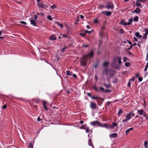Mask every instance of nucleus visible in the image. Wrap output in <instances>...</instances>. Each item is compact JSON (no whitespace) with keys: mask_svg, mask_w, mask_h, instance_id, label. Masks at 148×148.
I'll use <instances>...</instances> for the list:
<instances>
[{"mask_svg":"<svg viewBox=\"0 0 148 148\" xmlns=\"http://www.w3.org/2000/svg\"><path fill=\"white\" fill-rule=\"evenodd\" d=\"M93 51H91L87 55L82 57L80 60L81 65L82 66H85L87 64V62L88 59L90 58L93 56Z\"/></svg>","mask_w":148,"mask_h":148,"instance_id":"f257e3e1","label":"nucleus"},{"mask_svg":"<svg viewBox=\"0 0 148 148\" xmlns=\"http://www.w3.org/2000/svg\"><path fill=\"white\" fill-rule=\"evenodd\" d=\"M134 116V114L133 112H130L126 116V119L123 120V122L125 123L128 121L131 118L132 116Z\"/></svg>","mask_w":148,"mask_h":148,"instance_id":"f03ea898","label":"nucleus"},{"mask_svg":"<svg viewBox=\"0 0 148 148\" xmlns=\"http://www.w3.org/2000/svg\"><path fill=\"white\" fill-rule=\"evenodd\" d=\"M106 8L108 10H113L114 8V6L112 3L110 2L108 3L106 6Z\"/></svg>","mask_w":148,"mask_h":148,"instance_id":"7ed1b4c3","label":"nucleus"},{"mask_svg":"<svg viewBox=\"0 0 148 148\" xmlns=\"http://www.w3.org/2000/svg\"><path fill=\"white\" fill-rule=\"evenodd\" d=\"M137 112L138 114L140 115H143V116L145 117L147 116V114L146 112L143 110H138Z\"/></svg>","mask_w":148,"mask_h":148,"instance_id":"20e7f679","label":"nucleus"},{"mask_svg":"<svg viewBox=\"0 0 148 148\" xmlns=\"http://www.w3.org/2000/svg\"><path fill=\"white\" fill-rule=\"evenodd\" d=\"M97 106L96 104L92 102H91L90 103V107L92 109H94L96 108Z\"/></svg>","mask_w":148,"mask_h":148,"instance_id":"39448f33","label":"nucleus"},{"mask_svg":"<svg viewBox=\"0 0 148 148\" xmlns=\"http://www.w3.org/2000/svg\"><path fill=\"white\" fill-rule=\"evenodd\" d=\"M99 124V122L98 121H95L91 122L90 123V124L92 125H93L94 126H98V124Z\"/></svg>","mask_w":148,"mask_h":148,"instance_id":"423d86ee","label":"nucleus"},{"mask_svg":"<svg viewBox=\"0 0 148 148\" xmlns=\"http://www.w3.org/2000/svg\"><path fill=\"white\" fill-rule=\"evenodd\" d=\"M104 127L106 128H112V125L109 124H103Z\"/></svg>","mask_w":148,"mask_h":148,"instance_id":"0eeeda50","label":"nucleus"},{"mask_svg":"<svg viewBox=\"0 0 148 148\" xmlns=\"http://www.w3.org/2000/svg\"><path fill=\"white\" fill-rule=\"evenodd\" d=\"M105 28V27L104 25H103L101 27V30L99 33V35L100 36H102L103 35V30H104Z\"/></svg>","mask_w":148,"mask_h":148,"instance_id":"6e6552de","label":"nucleus"},{"mask_svg":"<svg viewBox=\"0 0 148 148\" xmlns=\"http://www.w3.org/2000/svg\"><path fill=\"white\" fill-rule=\"evenodd\" d=\"M37 2V5L39 6V7H40L41 8H44V4L42 2H40V1H38Z\"/></svg>","mask_w":148,"mask_h":148,"instance_id":"1a4fd4ad","label":"nucleus"},{"mask_svg":"<svg viewBox=\"0 0 148 148\" xmlns=\"http://www.w3.org/2000/svg\"><path fill=\"white\" fill-rule=\"evenodd\" d=\"M121 58L119 57H117L116 58V60L117 61L120 65H121Z\"/></svg>","mask_w":148,"mask_h":148,"instance_id":"9d476101","label":"nucleus"},{"mask_svg":"<svg viewBox=\"0 0 148 148\" xmlns=\"http://www.w3.org/2000/svg\"><path fill=\"white\" fill-rule=\"evenodd\" d=\"M140 11L141 10L140 9L138 8H137L134 11H132V12L133 13H135L136 14H138L140 12Z\"/></svg>","mask_w":148,"mask_h":148,"instance_id":"9b49d317","label":"nucleus"},{"mask_svg":"<svg viewBox=\"0 0 148 148\" xmlns=\"http://www.w3.org/2000/svg\"><path fill=\"white\" fill-rule=\"evenodd\" d=\"M117 135V133H116L110 134L109 135V137L110 138H114L116 137Z\"/></svg>","mask_w":148,"mask_h":148,"instance_id":"f8f14e48","label":"nucleus"},{"mask_svg":"<svg viewBox=\"0 0 148 148\" xmlns=\"http://www.w3.org/2000/svg\"><path fill=\"white\" fill-rule=\"evenodd\" d=\"M49 39L52 40H55L56 37L55 35H53L50 37Z\"/></svg>","mask_w":148,"mask_h":148,"instance_id":"ddd939ff","label":"nucleus"},{"mask_svg":"<svg viewBox=\"0 0 148 148\" xmlns=\"http://www.w3.org/2000/svg\"><path fill=\"white\" fill-rule=\"evenodd\" d=\"M43 105L45 110H48V108L47 106V102L45 101H43Z\"/></svg>","mask_w":148,"mask_h":148,"instance_id":"4468645a","label":"nucleus"},{"mask_svg":"<svg viewBox=\"0 0 148 148\" xmlns=\"http://www.w3.org/2000/svg\"><path fill=\"white\" fill-rule=\"evenodd\" d=\"M135 35L138 38H140L142 37V36L140 35L139 33L138 32H137L135 33Z\"/></svg>","mask_w":148,"mask_h":148,"instance_id":"2eb2a0df","label":"nucleus"},{"mask_svg":"<svg viewBox=\"0 0 148 148\" xmlns=\"http://www.w3.org/2000/svg\"><path fill=\"white\" fill-rule=\"evenodd\" d=\"M30 23L31 24H32L34 26H36V23L35 22V21L33 20H30Z\"/></svg>","mask_w":148,"mask_h":148,"instance_id":"dca6fc26","label":"nucleus"},{"mask_svg":"<svg viewBox=\"0 0 148 148\" xmlns=\"http://www.w3.org/2000/svg\"><path fill=\"white\" fill-rule=\"evenodd\" d=\"M133 129V128L132 127L127 130L125 131L126 135H127L130 131L132 130Z\"/></svg>","mask_w":148,"mask_h":148,"instance_id":"f3484780","label":"nucleus"},{"mask_svg":"<svg viewBox=\"0 0 148 148\" xmlns=\"http://www.w3.org/2000/svg\"><path fill=\"white\" fill-rule=\"evenodd\" d=\"M56 23L61 28H62L63 27L61 23H59L58 22H56Z\"/></svg>","mask_w":148,"mask_h":148,"instance_id":"a211bd4d","label":"nucleus"},{"mask_svg":"<svg viewBox=\"0 0 148 148\" xmlns=\"http://www.w3.org/2000/svg\"><path fill=\"white\" fill-rule=\"evenodd\" d=\"M112 14V12L110 11H106V15L108 16H110Z\"/></svg>","mask_w":148,"mask_h":148,"instance_id":"6ab92c4d","label":"nucleus"},{"mask_svg":"<svg viewBox=\"0 0 148 148\" xmlns=\"http://www.w3.org/2000/svg\"><path fill=\"white\" fill-rule=\"evenodd\" d=\"M103 85L105 86L106 87L108 88L110 87L111 86V85L109 84H106L105 83H104Z\"/></svg>","mask_w":148,"mask_h":148,"instance_id":"aec40b11","label":"nucleus"},{"mask_svg":"<svg viewBox=\"0 0 148 148\" xmlns=\"http://www.w3.org/2000/svg\"><path fill=\"white\" fill-rule=\"evenodd\" d=\"M66 74L68 75H71L72 74V72L70 71L69 70H67L66 71Z\"/></svg>","mask_w":148,"mask_h":148,"instance_id":"412c9836","label":"nucleus"},{"mask_svg":"<svg viewBox=\"0 0 148 148\" xmlns=\"http://www.w3.org/2000/svg\"><path fill=\"white\" fill-rule=\"evenodd\" d=\"M144 31L145 32V35H147L148 34V29L147 28H145L144 29Z\"/></svg>","mask_w":148,"mask_h":148,"instance_id":"4be33fe9","label":"nucleus"},{"mask_svg":"<svg viewBox=\"0 0 148 148\" xmlns=\"http://www.w3.org/2000/svg\"><path fill=\"white\" fill-rule=\"evenodd\" d=\"M112 128H113L114 127H115L117 126V124L115 123H112Z\"/></svg>","mask_w":148,"mask_h":148,"instance_id":"5701e85b","label":"nucleus"},{"mask_svg":"<svg viewBox=\"0 0 148 148\" xmlns=\"http://www.w3.org/2000/svg\"><path fill=\"white\" fill-rule=\"evenodd\" d=\"M138 20V16H135L134 18V20L135 21H137Z\"/></svg>","mask_w":148,"mask_h":148,"instance_id":"b1692460","label":"nucleus"},{"mask_svg":"<svg viewBox=\"0 0 148 148\" xmlns=\"http://www.w3.org/2000/svg\"><path fill=\"white\" fill-rule=\"evenodd\" d=\"M122 112H123V111H122V110H121V109H119V110L118 114V116H120V114H121V113H122Z\"/></svg>","mask_w":148,"mask_h":148,"instance_id":"393cba45","label":"nucleus"},{"mask_svg":"<svg viewBox=\"0 0 148 148\" xmlns=\"http://www.w3.org/2000/svg\"><path fill=\"white\" fill-rule=\"evenodd\" d=\"M47 18L50 21H52L53 20L52 18L50 15H48L47 16Z\"/></svg>","mask_w":148,"mask_h":148,"instance_id":"a878e982","label":"nucleus"},{"mask_svg":"<svg viewBox=\"0 0 148 148\" xmlns=\"http://www.w3.org/2000/svg\"><path fill=\"white\" fill-rule=\"evenodd\" d=\"M125 65L126 67H128L130 65V63L128 62H126L125 63Z\"/></svg>","mask_w":148,"mask_h":148,"instance_id":"bb28decb","label":"nucleus"},{"mask_svg":"<svg viewBox=\"0 0 148 148\" xmlns=\"http://www.w3.org/2000/svg\"><path fill=\"white\" fill-rule=\"evenodd\" d=\"M148 67V62L146 64V66L145 67V69H144V71H146L147 70V68Z\"/></svg>","mask_w":148,"mask_h":148,"instance_id":"cd10ccee","label":"nucleus"},{"mask_svg":"<svg viewBox=\"0 0 148 148\" xmlns=\"http://www.w3.org/2000/svg\"><path fill=\"white\" fill-rule=\"evenodd\" d=\"M68 48V47L66 46L64 47L62 49V52L63 53L64 50L66 49H67Z\"/></svg>","mask_w":148,"mask_h":148,"instance_id":"c85d7f7f","label":"nucleus"},{"mask_svg":"<svg viewBox=\"0 0 148 148\" xmlns=\"http://www.w3.org/2000/svg\"><path fill=\"white\" fill-rule=\"evenodd\" d=\"M136 5L137 7H139L140 6L141 4L138 2V1H137L136 2Z\"/></svg>","mask_w":148,"mask_h":148,"instance_id":"c756f323","label":"nucleus"},{"mask_svg":"<svg viewBox=\"0 0 148 148\" xmlns=\"http://www.w3.org/2000/svg\"><path fill=\"white\" fill-rule=\"evenodd\" d=\"M128 60V58L126 57H124L123 58V62H125L127 60Z\"/></svg>","mask_w":148,"mask_h":148,"instance_id":"7c9ffc66","label":"nucleus"},{"mask_svg":"<svg viewBox=\"0 0 148 148\" xmlns=\"http://www.w3.org/2000/svg\"><path fill=\"white\" fill-rule=\"evenodd\" d=\"M108 62H105L103 63V65L104 66L106 67L108 65Z\"/></svg>","mask_w":148,"mask_h":148,"instance_id":"2f4dec72","label":"nucleus"},{"mask_svg":"<svg viewBox=\"0 0 148 148\" xmlns=\"http://www.w3.org/2000/svg\"><path fill=\"white\" fill-rule=\"evenodd\" d=\"M57 6L55 5H53L51 6V9H53L56 8Z\"/></svg>","mask_w":148,"mask_h":148,"instance_id":"473e14b6","label":"nucleus"},{"mask_svg":"<svg viewBox=\"0 0 148 148\" xmlns=\"http://www.w3.org/2000/svg\"><path fill=\"white\" fill-rule=\"evenodd\" d=\"M133 22V19L132 18H130L129 20L128 23H130V25L131 24V23Z\"/></svg>","mask_w":148,"mask_h":148,"instance_id":"72a5a7b5","label":"nucleus"},{"mask_svg":"<svg viewBox=\"0 0 148 148\" xmlns=\"http://www.w3.org/2000/svg\"><path fill=\"white\" fill-rule=\"evenodd\" d=\"M118 82V79L116 78H115L114 81H113V83H116Z\"/></svg>","mask_w":148,"mask_h":148,"instance_id":"f704fd0d","label":"nucleus"},{"mask_svg":"<svg viewBox=\"0 0 148 148\" xmlns=\"http://www.w3.org/2000/svg\"><path fill=\"white\" fill-rule=\"evenodd\" d=\"M98 5L99 7V9H101L102 8H104V7L101 4H99Z\"/></svg>","mask_w":148,"mask_h":148,"instance_id":"c9c22d12","label":"nucleus"},{"mask_svg":"<svg viewBox=\"0 0 148 148\" xmlns=\"http://www.w3.org/2000/svg\"><path fill=\"white\" fill-rule=\"evenodd\" d=\"M91 140L90 139H89L88 140V145L90 146H91Z\"/></svg>","mask_w":148,"mask_h":148,"instance_id":"e433bc0d","label":"nucleus"},{"mask_svg":"<svg viewBox=\"0 0 148 148\" xmlns=\"http://www.w3.org/2000/svg\"><path fill=\"white\" fill-rule=\"evenodd\" d=\"M148 144V142L147 141H145L144 143V146L145 147H146L147 146Z\"/></svg>","mask_w":148,"mask_h":148,"instance_id":"4c0bfd02","label":"nucleus"},{"mask_svg":"<svg viewBox=\"0 0 148 148\" xmlns=\"http://www.w3.org/2000/svg\"><path fill=\"white\" fill-rule=\"evenodd\" d=\"M124 32L123 31L122 29H121L119 31V33L120 34H122Z\"/></svg>","mask_w":148,"mask_h":148,"instance_id":"58836bf2","label":"nucleus"},{"mask_svg":"<svg viewBox=\"0 0 148 148\" xmlns=\"http://www.w3.org/2000/svg\"><path fill=\"white\" fill-rule=\"evenodd\" d=\"M130 23H128V22H126L125 23H123V25H130Z\"/></svg>","mask_w":148,"mask_h":148,"instance_id":"ea45409f","label":"nucleus"},{"mask_svg":"<svg viewBox=\"0 0 148 148\" xmlns=\"http://www.w3.org/2000/svg\"><path fill=\"white\" fill-rule=\"evenodd\" d=\"M147 35H145L144 34V35L143 36V38L144 39H146L147 37Z\"/></svg>","mask_w":148,"mask_h":148,"instance_id":"a19ab883","label":"nucleus"},{"mask_svg":"<svg viewBox=\"0 0 148 148\" xmlns=\"http://www.w3.org/2000/svg\"><path fill=\"white\" fill-rule=\"evenodd\" d=\"M135 77H132V78L130 79L129 80V81H134V80H135Z\"/></svg>","mask_w":148,"mask_h":148,"instance_id":"79ce46f5","label":"nucleus"},{"mask_svg":"<svg viewBox=\"0 0 148 148\" xmlns=\"http://www.w3.org/2000/svg\"><path fill=\"white\" fill-rule=\"evenodd\" d=\"M94 79L96 81L97 80H98L97 76L96 75H95Z\"/></svg>","mask_w":148,"mask_h":148,"instance_id":"37998d69","label":"nucleus"},{"mask_svg":"<svg viewBox=\"0 0 148 148\" xmlns=\"http://www.w3.org/2000/svg\"><path fill=\"white\" fill-rule=\"evenodd\" d=\"M29 147L30 148H33V145L32 143H29Z\"/></svg>","mask_w":148,"mask_h":148,"instance_id":"c03bdc74","label":"nucleus"},{"mask_svg":"<svg viewBox=\"0 0 148 148\" xmlns=\"http://www.w3.org/2000/svg\"><path fill=\"white\" fill-rule=\"evenodd\" d=\"M80 36H82L83 37H85L86 36V34L85 33H82L80 34Z\"/></svg>","mask_w":148,"mask_h":148,"instance_id":"a18cd8bd","label":"nucleus"},{"mask_svg":"<svg viewBox=\"0 0 148 148\" xmlns=\"http://www.w3.org/2000/svg\"><path fill=\"white\" fill-rule=\"evenodd\" d=\"M20 23L23 24L24 25H26L27 23L24 21H22L20 22Z\"/></svg>","mask_w":148,"mask_h":148,"instance_id":"49530a36","label":"nucleus"},{"mask_svg":"<svg viewBox=\"0 0 148 148\" xmlns=\"http://www.w3.org/2000/svg\"><path fill=\"white\" fill-rule=\"evenodd\" d=\"M143 80V78L141 77H139L138 78V80L139 82H141Z\"/></svg>","mask_w":148,"mask_h":148,"instance_id":"de8ad7c7","label":"nucleus"},{"mask_svg":"<svg viewBox=\"0 0 148 148\" xmlns=\"http://www.w3.org/2000/svg\"><path fill=\"white\" fill-rule=\"evenodd\" d=\"M130 85H131V83H130V81H129L128 82V83L127 84V86L129 87H130Z\"/></svg>","mask_w":148,"mask_h":148,"instance_id":"09e8293b","label":"nucleus"},{"mask_svg":"<svg viewBox=\"0 0 148 148\" xmlns=\"http://www.w3.org/2000/svg\"><path fill=\"white\" fill-rule=\"evenodd\" d=\"M86 133H88L89 132V129L88 127H87L86 128Z\"/></svg>","mask_w":148,"mask_h":148,"instance_id":"8fccbe9b","label":"nucleus"},{"mask_svg":"<svg viewBox=\"0 0 148 148\" xmlns=\"http://www.w3.org/2000/svg\"><path fill=\"white\" fill-rule=\"evenodd\" d=\"M100 89L101 90L103 91V92H104V89L102 87H100Z\"/></svg>","mask_w":148,"mask_h":148,"instance_id":"3c124183","label":"nucleus"},{"mask_svg":"<svg viewBox=\"0 0 148 148\" xmlns=\"http://www.w3.org/2000/svg\"><path fill=\"white\" fill-rule=\"evenodd\" d=\"M98 126H99L101 127H104L103 124L102 125L100 124L99 123V124H98Z\"/></svg>","mask_w":148,"mask_h":148,"instance_id":"603ef678","label":"nucleus"},{"mask_svg":"<svg viewBox=\"0 0 148 148\" xmlns=\"http://www.w3.org/2000/svg\"><path fill=\"white\" fill-rule=\"evenodd\" d=\"M34 18L35 20H36L37 19L38 17L37 15H34Z\"/></svg>","mask_w":148,"mask_h":148,"instance_id":"864d4df0","label":"nucleus"},{"mask_svg":"<svg viewBox=\"0 0 148 148\" xmlns=\"http://www.w3.org/2000/svg\"><path fill=\"white\" fill-rule=\"evenodd\" d=\"M106 11H102L101 12L102 14H105L106 15Z\"/></svg>","mask_w":148,"mask_h":148,"instance_id":"5fc2aeb1","label":"nucleus"},{"mask_svg":"<svg viewBox=\"0 0 148 148\" xmlns=\"http://www.w3.org/2000/svg\"><path fill=\"white\" fill-rule=\"evenodd\" d=\"M134 41L137 42L138 41V39L135 36H134Z\"/></svg>","mask_w":148,"mask_h":148,"instance_id":"6e6d98bb","label":"nucleus"},{"mask_svg":"<svg viewBox=\"0 0 148 148\" xmlns=\"http://www.w3.org/2000/svg\"><path fill=\"white\" fill-rule=\"evenodd\" d=\"M111 102L109 101H108L107 102V104L108 106H109Z\"/></svg>","mask_w":148,"mask_h":148,"instance_id":"4d7b16f0","label":"nucleus"},{"mask_svg":"<svg viewBox=\"0 0 148 148\" xmlns=\"http://www.w3.org/2000/svg\"><path fill=\"white\" fill-rule=\"evenodd\" d=\"M91 98L93 99H97V97H91Z\"/></svg>","mask_w":148,"mask_h":148,"instance_id":"13d9d810","label":"nucleus"},{"mask_svg":"<svg viewBox=\"0 0 148 148\" xmlns=\"http://www.w3.org/2000/svg\"><path fill=\"white\" fill-rule=\"evenodd\" d=\"M132 47L131 45V46L129 48H128L127 49V50L128 51V50H130L132 49Z\"/></svg>","mask_w":148,"mask_h":148,"instance_id":"bf43d9fd","label":"nucleus"},{"mask_svg":"<svg viewBox=\"0 0 148 148\" xmlns=\"http://www.w3.org/2000/svg\"><path fill=\"white\" fill-rule=\"evenodd\" d=\"M94 22L95 23H97L98 22V20L97 19H95L94 20Z\"/></svg>","mask_w":148,"mask_h":148,"instance_id":"052dcab7","label":"nucleus"},{"mask_svg":"<svg viewBox=\"0 0 148 148\" xmlns=\"http://www.w3.org/2000/svg\"><path fill=\"white\" fill-rule=\"evenodd\" d=\"M7 108V106L5 104L3 106V108L4 109L6 108Z\"/></svg>","mask_w":148,"mask_h":148,"instance_id":"680f3d73","label":"nucleus"},{"mask_svg":"<svg viewBox=\"0 0 148 148\" xmlns=\"http://www.w3.org/2000/svg\"><path fill=\"white\" fill-rule=\"evenodd\" d=\"M83 46L84 47H88V45L87 44H86V45L83 44Z\"/></svg>","mask_w":148,"mask_h":148,"instance_id":"e2e57ef3","label":"nucleus"},{"mask_svg":"<svg viewBox=\"0 0 148 148\" xmlns=\"http://www.w3.org/2000/svg\"><path fill=\"white\" fill-rule=\"evenodd\" d=\"M94 89L96 91H98V88L96 86L94 87Z\"/></svg>","mask_w":148,"mask_h":148,"instance_id":"0e129e2a","label":"nucleus"},{"mask_svg":"<svg viewBox=\"0 0 148 148\" xmlns=\"http://www.w3.org/2000/svg\"><path fill=\"white\" fill-rule=\"evenodd\" d=\"M125 23L123 21H121V22L120 23L121 24H123V23Z\"/></svg>","mask_w":148,"mask_h":148,"instance_id":"69168bd1","label":"nucleus"},{"mask_svg":"<svg viewBox=\"0 0 148 148\" xmlns=\"http://www.w3.org/2000/svg\"><path fill=\"white\" fill-rule=\"evenodd\" d=\"M85 32L86 33H89V34L90 33H91V32H90V31H88V30H86L85 31Z\"/></svg>","mask_w":148,"mask_h":148,"instance_id":"338daca9","label":"nucleus"},{"mask_svg":"<svg viewBox=\"0 0 148 148\" xmlns=\"http://www.w3.org/2000/svg\"><path fill=\"white\" fill-rule=\"evenodd\" d=\"M37 121H40L42 120V119L40 118L39 117H38V119H37Z\"/></svg>","mask_w":148,"mask_h":148,"instance_id":"774afa93","label":"nucleus"}]
</instances>
